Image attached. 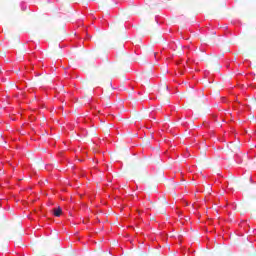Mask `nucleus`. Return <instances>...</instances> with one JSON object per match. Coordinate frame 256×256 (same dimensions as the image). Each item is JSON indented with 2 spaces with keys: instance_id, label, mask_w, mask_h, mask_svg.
Masks as SVG:
<instances>
[{
  "instance_id": "nucleus-7",
  "label": "nucleus",
  "mask_w": 256,
  "mask_h": 256,
  "mask_svg": "<svg viewBox=\"0 0 256 256\" xmlns=\"http://www.w3.org/2000/svg\"><path fill=\"white\" fill-rule=\"evenodd\" d=\"M236 182H237V180L232 179L230 183L233 184V183H236Z\"/></svg>"
},
{
  "instance_id": "nucleus-8",
  "label": "nucleus",
  "mask_w": 256,
  "mask_h": 256,
  "mask_svg": "<svg viewBox=\"0 0 256 256\" xmlns=\"http://www.w3.org/2000/svg\"><path fill=\"white\" fill-rule=\"evenodd\" d=\"M110 69H113V64L110 65Z\"/></svg>"
},
{
  "instance_id": "nucleus-1",
  "label": "nucleus",
  "mask_w": 256,
  "mask_h": 256,
  "mask_svg": "<svg viewBox=\"0 0 256 256\" xmlns=\"http://www.w3.org/2000/svg\"><path fill=\"white\" fill-rule=\"evenodd\" d=\"M167 205V200L162 199L158 204H154V208L160 211V213H165V207H167Z\"/></svg>"
},
{
  "instance_id": "nucleus-2",
  "label": "nucleus",
  "mask_w": 256,
  "mask_h": 256,
  "mask_svg": "<svg viewBox=\"0 0 256 256\" xmlns=\"http://www.w3.org/2000/svg\"><path fill=\"white\" fill-rule=\"evenodd\" d=\"M61 213H63V209H61V207L53 209V215L55 217H61Z\"/></svg>"
},
{
  "instance_id": "nucleus-6",
  "label": "nucleus",
  "mask_w": 256,
  "mask_h": 256,
  "mask_svg": "<svg viewBox=\"0 0 256 256\" xmlns=\"http://www.w3.org/2000/svg\"><path fill=\"white\" fill-rule=\"evenodd\" d=\"M234 149H237V146H235L234 144L230 145V151H234Z\"/></svg>"
},
{
  "instance_id": "nucleus-3",
  "label": "nucleus",
  "mask_w": 256,
  "mask_h": 256,
  "mask_svg": "<svg viewBox=\"0 0 256 256\" xmlns=\"http://www.w3.org/2000/svg\"><path fill=\"white\" fill-rule=\"evenodd\" d=\"M15 4L10 2L6 5V11H8L9 13L13 12L15 10Z\"/></svg>"
},
{
  "instance_id": "nucleus-5",
  "label": "nucleus",
  "mask_w": 256,
  "mask_h": 256,
  "mask_svg": "<svg viewBox=\"0 0 256 256\" xmlns=\"http://www.w3.org/2000/svg\"><path fill=\"white\" fill-rule=\"evenodd\" d=\"M168 90H169V87L165 84L160 88V91H168Z\"/></svg>"
},
{
  "instance_id": "nucleus-9",
  "label": "nucleus",
  "mask_w": 256,
  "mask_h": 256,
  "mask_svg": "<svg viewBox=\"0 0 256 256\" xmlns=\"http://www.w3.org/2000/svg\"><path fill=\"white\" fill-rule=\"evenodd\" d=\"M156 56H157V53L154 52V57H156Z\"/></svg>"
},
{
  "instance_id": "nucleus-4",
  "label": "nucleus",
  "mask_w": 256,
  "mask_h": 256,
  "mask_svg": "<svg viewBox=\"0 0 256 256\" xmlns=\"http://www.w3.org/2000/svg\"><path fill=\"white\" fill-rule=\"evenodd\" d=\"M212 69H214V71H219L221 69V64L219 63L212 64Z\"/></svg>"
}]
</instances>
